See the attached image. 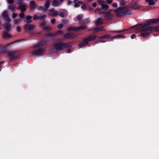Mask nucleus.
<instances>
[{
    "label": "nucleus",
    "instance_id": "f257e3e1",
    "mask_svg": "<svg viewBox=\"0 0 159 159\" xmlns=\"http://www.w3.org/2000/svg\"><path fill=\"white\" fill-rule=\"evenodd\" d=\"M114 12L118 17H122L126 15H131L132 13L130 10L127 9L126 7L125 6L119 7L114 10Z\"/></svg>",
    "mask_w": 159,
    "mask_h": 159
},
{
    "label": "nucleus",
    "instance_id": "f03ea898",
    "mask_svg": "<svg viewBox=\"0 0 159 159\" xmlns=\"http://www.w3.org/2000/svg\"><path fill=\"white\" fill-rule=\"evenodd\" d=\"M54 45L57 50H60L63 48L69 46L70 45L69 43H63L62 42H58L54 43Z\"/></svg>",
    "mask_w": 159,
    "mask_h": 159
},
{
    "label": "nucleus",
    "instance_id": "7ed1b4c3",
    "mask_svg": "<svg viewBox=\"0 0 159 159\" xmlns=\"http://www.w3.org/2000/svg\"><path fill=\"white\" fill-rule=\"evenodd\" d=\"M101 6L102 7L97 8V10L99 11L100 14H105L108 10L109 6L107 4H103V3H101Z\"/></svg>",
    "mask_w": 159,
    "mask_h": 159
},
{
    "label": "nucleus",
    "instance_id": "20e7f679",
    "mask_svg": "<svg viewBox=\"0 0 159 159\" xmlns=\"http://www.w3.org/2000/svg\"><path fill=\"white\" fill-rule=\"evenodd\" d=\"M155 29L156 31L159 32V26L157 27H144L140 29V31H150Z\"/></svg>",
    "mask_w": 159,
    "mask_h": 159
},
{
    "label": "nucleus",
    "instance_id": "39448f33",
    "mask_svg": "<svg viewBox=\"0 0 159 159\" xmlns=\"http://www.w3.org/2000/svg\"><path fill=\"white\" fill-rule=\"evenodd\" d=\"M86 29V26L84 25L80 26L79 27H70L68 28V30H75L77 31H80V30H83Z\"/></svg>",
    "mask_w": 159,
    "mask_h": 159
},
{
    "label": "nucleus",
    "instance_id": "423d86ee",
    "mask_svg": "<svg viewBox=\"0 0 159 159\" xmlns=\"http://www.w3.org/2000/svg\"><path fill=\"white\" fill-rule=\"evenodd\" d=\"M112 10L109 9L107 11L105 14V17L108 20H110L113 17V15L112 13Z\"/></svg>",
    "mask_w": 159,
    "mask_h": 159
},
{
    "label": "nucleus",
    "instance_id": "0eeeda50",
    "mask_svg": "<svg viewBox=\"0 0 159 159\" xmlns=\"http://www.w3.org/2000/svg\"><path fill=\"white\" fill-rule=\"evenodd\" d=\"M158 22H159V18L150 19L147 21L145 25H149Z\"/></svg>",
    "mask_w": 159,
    "mask_h": 159
},
{
    "label": "nucleus",
    "instance_id": "6e6552de",
    "mask_svg": "<svg viewBox=\"0 0 159 159\" xmlns=\"http://www.w3.org/2000/svg\"><path fill=\"white\" fill-rule=\"evenodd\" d=\"M46 17V15H43V16H41L39 13H36L35 14L34 17L33 19L34 20H42L43 19L45 18Z\"/></svg>",
    "mask_w": 159,
    "mask_h": 159
},
{
    "label": "nucleus",
    "instance_id": "1a4fd4ad",
    "mask_svg": "<svg viewBox=\"0 0 159 159\" xmlns=\"http://www.w3.org/2000/svg\"><path fill=\"white\" fill-rule=\"evenodd\" d=\"M25 29L26 31L33 30L34 28V25H33L27 24L24 25Z\"/></svg>",
    "mask_w": 159,
    "mask_h": 159
},
{
    "label": "nucleus",
    "instance_id": "9d476101",
    "mask_svg": "<svg viewBox=\"0 0 159 159\" xmlns=\"http://www.w3.org/2000/svg\"><path fill=\"white\" fill-rule=\"evenodd\" d=\"M146 27L145 26H143L141 28H139L138 29V31L139 32H141V35L143 37H148L150 35V33L149 32H146L147 31H140V29L144 27Z\"/></svg>",
    "mask_w": 159,
    "mask_h": 159
},
{
    "label": "nucleus",
    "instance_id": "9b49d317",
    "mask_svg": "<svg viewBox=\"0 0 159 159\" xmlns=\"http://www.w3.org/2000/svg\"><path fill=\"white\" fill-rule=\"evenodd\" d=\"M48 14L50 16H55L58 15V12L55 11L54 9L52 8L49 10Z\"/></svg>",
    "mask_w": 159,
    "mask_h": 159
},
{
    "label": "nucleus",
    "instance_id": "f8f14e48",
    "mask_svg": "<svg viewBox=\"0 0 159 159\" xmlns=\"http://www.w3.org/2000/svg\"><path fill=\"white\" fill-rule=\"evenodd\" d=\"M43 51L44 50L43 49L40 48L34 51L33 52L32 54L33 55L37 56L38 55L42 54L43 52Z\"/></svg>",
    "mask_w": 159,
    "mask_h": 159
},
{
    "label": "nucleus",
    "instance_id": "ddd939ff",
    "mask_svg": "<svg viewBox=\"0 0 159 159\" xmlns=\"http://www.w3.org/2000/svg\"><path fill=\"white\" fill-rule=\"evenodd\" d=\"M26 5L25 4H23L20 5V6L17 8L18 10H20L22 12H24L26 11Z\"/></svg>",
    "mask_w": 159,
    "mask_h": 159
},
{
    "label": "nucleus",
    "instance_id": "4468645a",
    "mask_svg": "<svg viewBox=\"0 0 159 159\" xmlns=\"http://www.w3.org/2000/svg\"><path fill=\"white\" fill-rule=\"evenodd\" d=\"M3 26L7 30V31H9L11 29V25L9 23H5L3 25Z\"/></svg>",
    "mask_w": 159,
    "mask_h": 159
},
{
    "label": "nucleus",
    "instance_id": "2eb2a0df",
    "mask_svg": "<svg viewBox=\"0 0 159 159\" xmlns=\"http://www.w3.org/2000/svg\"><path fill=\"white\" fill-rule=\"evenodd\" d=\"M103 21L101 18L97 19L95 22V25L96 26H100L103 23Z\"/></svg>",
    "mask_w": 159,
    "mask_h": 159
},
{
    "label": "nucleus",
    "instance_id": "dca6fc26",
    "mask_svg": "<svg viewBox=\"0 0 159 159\" xmlns=\"http://www.w3.org/2000/svg\"><path fill=\"white\" fill-rule=\"evenodd\" d=\"M88 42L87 39L86 38H85L84 39L83 41L79 44V46L81 48H83L84 47V46L88 43Z\"/></svg>",
    "mask_w": 159,
    "mask_h": 159
},
{
    "label": "nucleus",
    "instance_id": "f3484780",
    "mask_svg": "<svg viewBox=\"0 0 159 159\" xmlns=\"http://www.w3.org/2000/svg\"><path fill=\"white\" fill-rule=\"evenodd\" d=\"M88 42L87 39L86 38H85L84 39L83 41L79 44V46L81 48H83L84 47V46L88 43Z\"/></svg>",
    "mask_w": 159,
    "mask_h": 159
},
{
    "label": "nucleus",
    "instance_id": "a211bd4d",
    "mask_svg": "<svg viewBox=\"0 0 159 159\" xmlns=\"http://www.w3.org/2000/svg\"><path fill=\"white\" fill-rule=\"evenodd\" d=\"M6 31H4L2 34L3 38H10L11 37V35L9 34Z\"/></svg>",
    "mask_w": 159,
    "mask_h": 159
},
{
    "label": "nucleus",
    "instance_id": "6ab92c4d",
    "mask_svg": "<svg viewBox=\"0 0 159 159\" xmlns=\"http://www.w3.org/2000/svg\"><path fill=\"white\" fill-rule=\"evenodd\" d=\"M50 4V1L49 0H47L44 5V12H45L49 8Z\"/></svg>",
    "mask_w": 159,
    "mask_h": 159
},
{
    "label": "nucleus",
    "instance_id": "aec40b11",
    "mask_svg": "<svg viewBox=\"0 0 159 159\" xmlns=\"http://www.w3.org/2000/svg\"><path fill=\"white\" fill-rule=\"evenodd\" d=\"M97 37L96 35H93L90 36L86 38L88 42L92 40H94L97 38Z\"/></svg>",
    "mask_w": 159,
    "mask_h": 159
},
{
    "label": "nucleus",
    "instance_id": "412c9836",
    "mask_svg": "<svg viewBox=\"0 0 159 159\" xmlns=\"http://www.w3.org/2000/svg\"><path fill=\"white\" fill-rule=\"evenodd\" d=\"M73 34L71 33H68L64 35V37L65 39H71L73 37Z\"/></svg>",
    "mask_w": 159,
    "mask_h": 159
},
{
    "label": "nucleus",
    "instance_id": "4be33fe9",
    "mask_svg": "<svg viewBox=\"0 0 159 159\" xmlns=\"http://www.w3.org/2000/svg\"><path fill=\"white\" fill-rule=\"evenodd\" d=\"M46 43V41H42L40 43L34 46V48H38L41 47L45 44Z\"/></svg>",
    "mask_w": 159,
    "mask_h": 159
},
{
    "label": "nucleus",
    "instance_id": "5701e85b",
    "mask_svg": "<svg viewBox=\"0 0 159 159\" xmlns=\"http://www.w3.org/2000/svg\"><path fill=\"white\" fill-rule=\"evenodd\" d=\"M111 37V36L109 35H104L103 36H102L98 40V41L100 42H102V41H101V40L102 39H108L109 38H110Z\"/></svg>",
    "mask_w": 159,
    "mask_h": 159
},
{
    "label": "nucleus",
    "instance_id": "b1692460",
    "mask_svg": "<svg viewBox=\"0 0 159 159\" xmlns=\"http://www.w3.org/2000/svg\"><path fill=\"white\" fill-rule=\"evenodd\" d=\"M32 18V17L31 16H27L26 17V19L25 21L27 23H31L32 22V20H31Z\"/></svg>",
    "mask_w": 159,
    "mask_h": 159
},
{
    "label": "nucleus",
    "instance_id": "393cba45",
    "mask_svg": "<svg viewBox=\"0 0 159 159\" xmlns=\"http://www.w3.org/2000/svg\"><path fill=\"white\" fill-rule=\"evenodd\" d=\"M16 52H8V54L9 56L11 57V58H13L16 55Z\"/></svg>",
    "mask_w": 159,
    "mask_h": 159
},
{
    "label": "nucleus",
    "instance_id": "a878e982",
    "mask_svg": "<svg viewBox=\"0 0 159 159\" xmlns=\"http://www.w3.org/2000/svg\"><path fill=\"white\" fill-rule=\"evenodd\" d=\"M58 0H55L53 1L52 5L55 7L58 6L60 5Z\"/></svg>",
    "mask_w": 159,
    "mask_h": 159
},
{
    "label": "nucleus",
    "instance_id": "bb28decb",
    "mask_svg": "<svg viewBox=\"0 0 159 159\" xmlns=\"http://www.w3.org/2000/svg\"><path fill=\"white\" fill-rule=\"evenodd\" d=\"M94 30L96 32L104 30L103 27H101L98 28H96L94 29Z\"/></svg>",
    "mask_w": 159,
    "mask_h": 159
},
{
    "label": "nucleus",
    "instance_id": "cd10ccee",
    "mask_svg": "<svg viewBox=\"0 0 159 159\" xmlns=\"http://www.w3.org/2000/svg\"><path fill=\"white\" fill-rule=\"evenodd\" d=\"M30 4L31 8L32 9L35 7V3L34 1H31L30 2Z\"/></svg>",
    "mask_w": 159,
    "mask_h": 159
},
{
    "label": "nucleus",
    "instance_id": "c85d7f7f",
    "mask_svg": "<svg viewBox=\"0 0 159 159\" xmlns=\"http://www.w3.org/2000/svg\"><path fill=\"white\" fill-rule=\"evenodd\" d=\"M82 2L78 1L77 3L75 4L74 7L76 8L78 7H80V5H82Z\"/></svg>",
    "mask_w": 159,
    "mask_h": 159
},
{
    "label": "nucleus",
    "instance_id": "c756f323",
    "mask_svg": "<svg viewBox=\"0 0 159 159\" xmlns=\"http://www.w3.org/2000/svg\"><path fill=\"white\" fill-rule=\"evenodd\" d=\"M147 1L149 5H153L154 4L155 2L153 0H145Z\"/></svg>",
    "mask_w": 159,
    "mask_h": 159
},
{
    "label": "nucleus",
    "instance_id": "7c9ffc66",
    "mask_svg": "<svg viewBox=\"0 0 159 159\" xmlns=\"http://www.w3.org/2000/svg\"><path fill=\"white\" fill-rule=\"evenodd\" d=\"M7 12V10L4 11L2 14V16L4 17L8 16Z\"/></svg>",
    "mask_w": 159,
    "mask_h": 159
},
{
    "label": "nucleus",
    "instance_id": "2f4dec72",
    "mask_svg": "<svg viewBox=\"0 0 159 159\" xmlns=\"http://www.w3.org/2000/svg\"><path fill=\"white\" fill-rule=\"evenodd\" d=\"M57 35V33H56V32H55L54 33H51L49 34H48V37H53L56 36Z\"/></svg>",
    "mask_w": 159,
    "mask_h": 159
},
{
    "label": "nucleus",
    "instance_id": "473e14b6",
    "mask_svg": "<svg viewBox=\"0 0 159 159\" xmlns=\"http://www.w3.org/2000/svg\"><path fill=\"white\" fill-rule=\"evenodd\" d=\"M24 0H17L16 3L19 5H21L23 4V1Z\"/></svg>",
    "mask_w": 159,
    "mask_h": 159
},
{
    "label": "nucleus",
    "instance_id": "72a5a7b5",
    "mask_svg": "<svg viewBox=\"0 0 159 159\" xmlns=\"http://www.w3.org/2000/svg\"><path fill=\"white\" fill-rule=\"evenodd\" d=\"M15 7V6L14 5H10L8 7V8L10 9L11 10H13L14 9Z\"/></svg>",
    "mask_w": 159,
    "mask_h": 159
},
{
    "label": "nucleus",
    "instance_id": "f704fd0d",
    "mask_svg": "<svg viewBox=\"0 0 159 159\" xmlns=\"http://www.w3.org/2000/svg\"><path fill=\"white\" fill-rule=\"evenodd\" d=\"M83 17V15H80L78 16L77 20L78 21H80L82 19Z\"/></svg>",
    "mask_w": 159,
    "mask_h": 159
},
{
    "label": "nucleus",
    "instance_id": "c9c22d12",
    "mask_svg": "<svg viewBox=\"0 0 159 159\" xmlns=\"http://www.w3.org/2000/svg\"><path fill=\"white\" fill-rule=\"evenodd\" d=\"M126 3V2L124 0H121L120 1V5L121 6H124Z\"/></svg>",
    "mask_w": 159,
    "mask_h": 159
},
{
    "label": "nucleus",
    "instance_id": "e433bc0d",
    "mask_svg": "<svg viewBox=\"0 0 159 159\" xmlns=\"http://www.w3.org/2000/svg\"><path fill=\"white\" fill-rule=\"evenodd\" d=\"M122 37H123V35H117L114 36L113 37L111 38V39H114V38H121Z\"/></svg>",
    "mask_w": 159,
    "mask_h": 159
},
{
    "label": "nucleus",
    "instance_id": "4c0bfd02",
    "mask_svg": "<svg viewBox=\"0 0 159 159\" xmlns=\"http://www.w3.org/2000/svg\"><path fill=\"white\" fill-rule=\"evenodd\" d=\"M4 19L7 22H9L10 21V19L8 17V16L4 17Z\"/></svg>",
    "mask_w": 159,
    "mask_h": 159
},
{
    "label": "nucleus",
    "instance_id": "58836bf2",
    "mask_svg": "<svg viewBox=\"0 0 159 159\" xmlns=\"http://www.w3.org/2000/svg\"><path fill=\"white\" fill-rule=\"evenodd\" d=\"M4 19L7 22H9L10 21V19L8 17V16L4 17Z\"/></svg>",
    "mask_w": 159,
    "mask_h": 159
},
{
    "label": "nucleus",
    "instance_id": "ea45409f",
    "mask_svg": "<svg viewBox=\"0 0 159 159\" xmlns=\"http://www.w3.org/2000/svg\"><path fill=\"white\" fill-rule=\"evenodd\" d=\"M43 29L46 30H50L52 29L51 27L48 26H45Z\"/></svg>",
    "mask_w": 159,
    "mask_h": 159
},
{
    "label": "nucleus",
    "instance_id": "a19ab883",
    "mask_svg": "<svg viewBox=\"0 0 159 159\" xmlns=\"http://www.w3.org/2000/svg\"><path fill=\"white\" fill-rule=\"evenodd\" d=\"M19 16L21 18H22L24 16V13L23 12L20 13L19 14Z\"/></svg>",
    "mask_w": 159,
    "mask_h": 159
},
{
    "label": "nucleus",
    "instance_id": "79ce46f5",
    "mask_svg": "<svg viewBox=\"0 0 159 159\" xmlns=\"http://www.w3.org/2000/svg\"><path fill=\"white\" fill-rule=\"evenodd\" d=\"M47 22V21L46 20H43L42 23L41 24V26H43L45 25Z\"/></svg>",
    "mask_w": 159,
    "mask_h": 159
},
{
    "label": "nucleus",
    "instance_id": "37998d69",
    "mask_svg": "<svg viewBox=\"0 0 159 159\" xmlns=\"http://www.w3.org/2000/svg\"><path fill=\"white\" fill-rule=\"evenodd\" d=\"M8 2L11 4H13L14 2V0H7Z\"/></svg>",
    "mask_w": 159,
    "mask_h": 159
},
{
    "label": "nucleus",
    "instance_id": "c03bdc74",
    "mask_svg": "<svg viewBox=\"0 0 159 159\" xmlns=\"http://www.w3.org/2000/svg\"><path fill=\"white\" fill-rule=\"evenodd\" d=\"M17 14H16L15 13H13L12 14V18H15L17 16Z\"/></svg>",
    "mask_w": 159,
    "mask_h": 159
},
{
    "label": "nucleus",
    "instance_id": "a18cd8bd",
    "mask_svg": "<svg viewBox=\"0 0 159 159\" xmlns=\"http://www.w3.org/2000/svg\"><path fill=\"white\" fill-rule=\"evenodd\" d=\"M19 21L17 19H15L14 20V23L15 24H17L18 23Z\"/></svg>",
    "mask_w": 159,
    "mask_h": 159
},
{
    "label": "nucleus",
    "instance_id": "49530a36",
    "mask_svg": "<svg viewBox=\"0 0 159 159\" xmlns=\"http://www.w3.org/2000/svg\"><path fill=\"white\" fill-rule=\"evenodd\" d=\"M68 21L66 20H63L62 21V23L63 24H66L68 23Z\"/></svg>",
    "mask_w": 159,
    "mask_h": 159
},
{
    "label": "nucleus",
    "instance_id": "de8ad7c7",
    "mask_svg": "<svg viewBox=\"0 0 159 159\" xmlns=\"http://www.w3.org/2000/svg\"><path fill=\"white\" fill-rule=\"evenodd\" d=\"M63 26V25L62 24H61L58 25L57 26V28L58 29H61Z\"/></svg>",
    "mask_w": 159,
    "mask_h": 159
},
{
    "label": "nucleus",
    "instance_id": "09e8293b",
    "mask_svg": "<svg viewBox=\"0 0 159 159\" xmlns=\"http://www.w3.org/2000/svg\"><path fill=\"white\" fill-rule=\"evenodd\" d=\"M59 16L62 17H64V14L63 12H61L59 14Z\"/></svg>",
    "mask_w": 159,
    "mask_h": 159
},
{
    "label": "nucleus",
    "instance_id": "8fccbe9b",
    "mask_svg": "<svg viewBox=\"0 0 159 159\" xmlns=\"http://www.w3.org/2000/svg\"><path fill=\"white\" fill-rule=\"evenodd\" d=\"M112 0H107V2L108 4H110L112 3Z\"/></svg>",
    "mask_w": 159,
    "mask_h": 159
},
{
    "label": "nucleus",
    "instance_id": "3c124183",
    "mask_svg": "<svg viewBox=\"0 0 159 159\" xmlns=\"http://www.w3.org/2000/svg\"><path fill=\"white\" fill-rule=\"evenodd\" d=\"M56 21V20H55V19H52L51 20V23L53 24Z\"/></svg>",
    "mask_w": 159,
    "mask_h": 159
},
{
    "label": "nucleus",
    "instance_id": "603ef678",
    "mask_svg": "<svg viewBox=\"0 0 159 159\" xmlns=\"http://www.w3.org/2000/svg\"><path fill=\"white\" fill-rule=\"evenodd\" d=\"M112 6L113 7H117V4L116 3H113L112 5Z\"/></svg>",
    "mask_w": 159,
    "mask_h": 159
},
{
    "label": "nucleus",
    "instance_id": "864d4df0",
    "mask_svg": "<svg viewBox=\"0 0 159 159\" xmlns=\"http://www.w3.org/2000/svg\"><path fill=\"white\" fill-rule=\"evenodd\" d=\"M44 7H42V6H39L38 8V9L39 10H43L44 11Z\"/></svg>",
    "mask_w": 159,
    "mask_h": 159
},
{
    "label": "nucleus",
    "instance_id": "5fc2aeb1",
    "mask_svg": "<svg viewBox=\"0 0 159 159\" xmlns=\"http://www.w3.org/2000/svg\"><path fill=\"white\" fill-rule=\"evenodd\" d=\"M81 8L83 9V10H85L86 9V6H85V5H83L82 7H81Z\"/></svg>",
    "mask_w": 159,
    "mask_h": 159
},
{
    "label": "nucleus",
    "instance_id": "6e6d98bb",
    "mask_svg": "<svg viewBox=\"0 0 159 159\" xmlns=\"http://www.w3.org/2000/svg\"><path fill=\"white\" fill-rule=\"evenodd\" d=\"M16 30L18 32L20 31L21 30L20 27V26L17 27L16 28Z\"/></svg>",
    "mask_w": 159,
    "mask_h": 159
},
{
    "label": "nucleus",
    "instance_id": "4d7b16f0",
    "mask_svg": "<svg viewBox=\"0 0 159 159\" xmlns=\"http://www.w3.org/2000/svg\"><path fill=\"white\" fill-rule=\"evenodd\" d=\"M62 30H60L58 31H57L56 32V33H57V34H58L62 33Z\"/></svg>",
    "mask_w": 159,
    "mask_h": 159
},
{
    "label": "nucleus",
    "instance_id": "13d9d810",
    "mask_svg": "<svg viewBox=\"0 0 159 159\" xmlns=\"http://www.w3.org/2000/svg\"><path fill=\"white\" fill-rule=\"evenodd\" d=\"M96 3H93L92 4V6L93 7H95L96 6Z\"/></svg>",
    "mask_w": 159,
    "mask_h": 159
},
{
    "label": "nucleus",
    "instance_id": "bf43d9fd",
    "mask_svg": "<svg viewBox=\"0 0 159 159\" xmlns=\"http://www.w3.org/2000/svg\"><path fill=\"white\" fill-rule=\"evenodd\" d=\"M135 37V35L134 34H132L131 38L132 39H134Z\"/></svg>",
    "mask_w": 159,
    "mask_h": 159
},
{
    "label": "nucleus",
    "instance_id": "052dcab7",
    "mask_svg": "<svg viewBox=\"0 0 159 159\" xmlns=\"http://www.w3.org/2000/svg\"><path fill=\"white\" fill-rule=\"evenodd\" d=\"M97 1L98 2L100 3L101 4V3H103L102 0H97Z\"/></svg>",
    "mask_w": 159,
    "mask_h": 159
},
{
    "label": "nucleus",
    "instance_id": "680f3d73",
    "mask_svg": "<svg viewBox=\"0 0 159 159\" xmlns=\"http://www.w3.org/2000/svg\"><path fill=\"white\" fill-rule=\"evenodd\" d=\"M71 50L70 49H69L67 50V52L68 53H70L71 52Z\"/></svg>",
    "mask_w": 159,
    "mask_h": 159
},
{
    "label": "nucleus",
    "instance_id": "e2e57ef3",
    "mask_svg": "<svg viewBox=\"0 0 159 159\" xmlns=\"http://www.w3.org/2000/svg\"><path fill=\"white\" fill-rule=\"evenodd\" d=\"M64 0H58V1L59 2V3H62V2L64 1Z\"/></svg>",
    "mask_w": 159,
    "mask_h": 159
},
{
    "label": "nucleus",
    "instance_id": "0e129e2a",
    "mask_svg": "<svg viewBox=\"0 0 159 159\" xmlns=\"http://www.w3.org/2000/svg\"><path fill=\"white\" fill-rule=\"evenodd\" d=\"M68 5H70L72 3V2L70 1H68Z\"/></svg>",
    "mask_w": 159,
    "mask_h": 159
},
{
    "label": "nucleus",
    "instance_id": "69168bd1",
    "mask_svg": "<svg viewBox=\"0 0 159 159\" xmlns=\"http://www.w3.org/2000/svg\"><path fill=\"white\" fill-rule=\"evenodd\" d=\"M124 30H122V31H116V33H121V32H122L123 31H124Z\"/></svg>",
    "mask_w": 159,
    "mask_h": 159
},
{
    "label": "nucleus",
    "instance_id": "338daca9",
    "mask_svg": "<svg viewBox=\"0 0 159 159\" xmlns=\"http://www.w3.org/2000/svg\"><path fill=\"white\" fill-rule=\"evenodd\" d=\"M92 0H87V1L88 2H91Z\"/></svg>",
    "mask_w": 159,
    "mask_h": 159
},
{
    "label": "nucleus",
    "instance_id": "774afa93",
    "mask_svg": "<svg viewBox=\"0 0 159 159\" xmlns=\"http://www.w3.org/2000/svg\"><path fill=\"white\" fill-rule=\"evenodd\" d=\"M14 42H12V43H10L9 44V45H10V44H12V43H14Z\"/></svg>",
    "mask_w": 159,
    "mask_h": 159
}]
</instances>
